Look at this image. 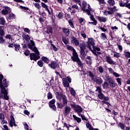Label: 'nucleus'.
<instances>
[{
    "label": "nucleus",
    "instance_id": "dca6fc26",
    "mask_svg": "<svg viewBox=\"0 0 130 130\" xmlns=\"http://www.w3.org/2000/svg\"><path fill=\"white\" fill-rule=\"evenodd\" d=\"M42 5V8H43V9H45V11H47L49 14V15H51V13L50 12V11H49V9H48V6L45 4L44 3H41Z\"/></svg>",
    "mask_w": 130,
    "mask_h": 130
},
{
    "label": "nucleus",
    "instance_id": "6e6d98bb",
    "mask_svg": "<svg viewBox=\"0 0 130 130\" xmlns=\"http://www.w3.org/2000/svg\"><path fill=\"white\" fill-rule=\"evenodd\" d=\"M88 15L90 16V19L91 20V21H96V19H95V18H94V16L91 15V13H90V15Z\"/></svg>",
    "mask_w": 130,
    "mask_h": 130
},
{
    "label": "nucleus",
    "instance_id": "f03ea898",
    "mask_svg": "<svg viewBox=\"0 0 130 130\" xmlns=\"http://www.w3.org/2000/svg\"><path fill=\"white\" fill-rule=\"evenodd\" d=\"M27 45L29 48L32 50V51H34L36 53H32L30 54V58L31 60H35V61H36V60H38V59L40 58V56H39L40 54L39 51H38L37 48L35 47V43H34V41L30 40V43H29Z\"/></svg>",
    "mask_w": 130,
    "mask_h": 130
},
{
    "label": "nucleus",
    "instance_id": "a19ab883",
    "mask_svg": "<svg viewBox=\"0 0 130 130\" xmlns=\"http://www.w3.org/2000/svg\"><path fill=\"white\" fill-rule=\"evenodd\" d=\"M38 66H39V67H40L41 68H42V67H43V61H42V60H39L38 61Z\"/></svg>",
    "mask_w": 130,
    "mask_h": 130
},
{
    "label": "nucleus",
    "instance_id": "13d9d810",
    "mask_svg": "<svg viewBox=\"0 0 130 130\" xmlns=\"http://www.w3.org/2000/svg\"><path fill=\"white\" fill-rule=\"evenodd\" d=\"M116 80L119 85H121V78H117Z\"/></svg>",
    "mask_w": 130,
    "mask_h": 130
},
{
    "label": "nucleus",
    "instance_id": "2eb2a0df",
    "mask_svg": "<svg viewBox=\"0 0 130 130\" xmlns=\"http://www.w3.org/2000/svg\"><path fill=\"white\" fill-rule=\"evenodd\" d=\"M106 61L110 64H115V62L112 60V59L109 56H106Z\"/></svg>",
    "mask_w": 130,
    "mask_h": 130
},
{
    "label": "nucleus",
    "instance_id": "9d476101",
    "mask_svg": "<svg viewBox=\"0 0 130 130\" xmlns=\"http://www.w3.org/2000/svg\"><path fill=\"white\" fill-rule=\"evenodd\" d=\"M54 103H55V100L53 99L49 102V106L50 108L54 110V111H56V107L55 106V105H54Z\"/></svg>",
    "mask_w": 130,
    "mask_h": 130
},
{
    "label": "nucleus",
    "instance_id": "bb28decb",
    "mask_svg": "<svg viewBox=\"0 0 130 130\" xmlns=\"http://www.w3.org/2000/svg\"><path fill=\"white\" fill-rule=\"evenodd\" d=\"M69 89L71 95L74 96H76V91H75V89L72 87L69 88Z\"/></svg>",
    "mask_w": 130,
    "mask_h": 130
},
{
    "label": "nucleus",
    "instance_id": "a18cd8bd",
    "mask_svg": "<svg viewBox=\"0 0 130 130\" xmlns=\"http://www.w3.org/2000/svg\"><path fill=\"white\" fill-rule=\"evenodd\" d=\"M78 115L79 116H80L81 117L82 120H87V119L86 118V117H85V115L81 113H79Z\"/></svg>",
    "mask_w": 130,
    "mask_h": 130
},
{
    "label": "nucleus",
    "instance_id": "4c0bfd02",
    "mask_svg": "<svg viewBox=\"0 0 130 130\" xmlns=\"http://www.w3.org/2000/svg\"><path fill=\"white\" fill-rule=\"evenodd\" d=\"M3 36H4V34L0 33V43H4L5 42V40L3 39Z\"/></svg>",
    "mask_w": 130,
    "mask_h": 130
},
{
    "label": "nucleus",
    "instance_id": "603ef678",
    "mask_svg": "<svg viewBox=\"0 0 130 130\" xmlns=\"http://www.w3.org/2000/svg\"><path fill=\"white\" fill-rule=\"evenodd\" d=\"M114 57H116L117 58H118V57H119V56H120V55L119 54V53H118L117 52H115L114 54Z\"/></svg>",
    "mask_w": 130,
    "mask_h": 130
},
{
    "label": "nucleus",
    "instance_id": "a211bd4d",
    "mask_svg": "<svg viewBox=\"0 0 130 130\" xmlns=\"http://www.w3.org/2000/svg\"><path fill=\"white\" fill-rule=\"evenodd\" d=\"M64 112L66 114V115H68V114H70V112H71V107L69 106H67L64 108Z\"/></svg>",
    "mask_w": 130,
    "mask_h": 130
},
{
    "label": "nucleus",
    "instance_id": "bf43d9fd",
    "mask_svg": "<svg viewBox=\"0 0 130 130\" xmlns=\"http://www.w3.org/2000/svg\"><path fill=\"white\" fill-rule=\"evenodd\" d=\"M119 125L120 127L121 128V129H124V125L122 123H120Z\"/></svg>",
    "mask_w": 130,
    "mask_h": 130
},
{
    "label": "nucleus",
    "instance_id": "49530a36",
    "mask_svg": "<svg viewBox=\"0 0 130 130\" xmlns=\"http://www.w3.org/2000/svg\"><path fill=\"white\" fill-rule=\"evenodd\" d=\"M19 8L21 10H24V11H28V10H29V8L28 7H23L22 6H20Z\"/></svg>",
    "mask_w": 130,
    "mask_h": 130
},
{
    "label": "nucleus",
    "instance_id": "5701e85b",
    "mask_svg": "<svg viewBox=\"0 0 130 130\" xmlns=\"http://www.w3.org/2000/svg\"><path fill=\"white\" fill-rule=\"evenodd\" d=\"M46 33H52V28L50 26H48L44 29Z\"/></svg>",
    "mask_w": 130,
    "mask_h": 130
},
{
    "label": "nucleus",
    "instance_id": "aec40b11",
    "mask_svg": "<svg viewBox=\"0 0 130 130\" xmlns=\"http://www.w3.org/2000/svg\"><path fill=\"white\" fill-rule=\"evenodd\" d=\"M16 18V15L15 14L11 13L9 15V17L7 18L8 22H11V20H15Z\"/></svg>",
    "mask_w": 130,
    "mask_h": 130
},
{
    "label": "nucleus",
    "instance_id": "0e129e2a",
    "mask_svg": "<svg viewBox=\"0 0 130 130\" xmlns=\"http://www.w3.org/2000/svg\"><path fill=\"white\" fill-rule=\"evenodd\" d=\"M24 31L26 33H30V30H29V28H24Z\"/></svg>",
    "mask_w": 130,
    "mask_h": 130
},
{
    "label": "nucleus",
    "instance_id": "a878e982",
    "mask_svg": "<svg viewBox=\"0 0 130 130\" xmlns=\"http://www.w3.org/2000/svg\"><path fill=\"white\" fill-rule=\"evenodd\" d=\"M22 37H23V39H24L26 41H29V40H30V36H29V35H28L23 34L22 35Z\"/></svg>",
    "mask_w": 130,
    "mask_h": 130
},
{
    "label": "nucleus",
    "instance_id": "5fc2aeb1",
    "mask_svg": "<svg viewBox=\"0 0 130 130\" xmlns=\"http://www.w3.org/2000/svg\"><path fill=\"white\" fill-rule=\"evenodd\" d=\"M79 22L80 24H82V23H83L84 22V21H85V19L83 18H79L78 19Z\"/></svg>",
    "mask_w": 130,
    "mask_h": 130
},
{
    "label": "nucleus",
    "instance_id": "ddd939ff",
    "mask_svg": "<svg viewBox=\"0 0 130 130\" xmlns=\"http://www.w3.org/2000/svg\"><path fill=\"white\" fill-rule=\"evenodd\" d=\"M98 97L101 100H105V101H108L109 100V98L108 96H105L102 92L98 94Z\"/></svg>",
    "mask_w": 130,
    "mask_h": 130
},
{
    "label": "nucleus",
    "instance_id": "0eeeda50",
    "mask_svg": "<svg viewBox=\"0 0 130 130\" xmlns=\"http://www.w3.org/2000/svg\"><path fill=\"white\" fill-rule=\"evenodd\" d=\"M80 48L81 58H85V56H86V53H85V50H86V45L85 44V43H82L80 45Z\"/></svg>",
    "mask_w": 130,
    "mask_h": 130
},
{
    "label": "nucleus",
    "instance_id": "de8ad7c7",
    "mask_svg": "<svg viewBox=\"0 0 130 130\" xmlns=\"http://www.w3.org/2000/svg\"><path fill=\"white\" fill-rule=\"evenodd\" d=\"M99 71L101 74H102L103 72H104V70H103V68L101 66L99 67L98 68Z\"/></svg>",
    "mask_w": 130,
    "mask_h": 130
},
{
    "label": "nucleus",
    "instance_id": "052dcab7",
    "mask_svg": "<svg viewBox=\"0 0 130 130\" xmlns=\"http://www.w3.org/2000/svg\"><path fill=\"white\" fill-rule=\"evenodd\" d=\"M5 10L6 11V12H7V13H10V12H11V9L10 8V7H5Z\"/></svg>",
    "mask_w": 130,
    "mask_h": 130
},
{
    "label": "nucleus",
    "instance_id": "9b49d317",
    "mask_svg": "<svg viewBox=\"0 0 130 130\" xmlns=\"http://www.w3.org/2000/svg\"><path fill=\"white\" fill-rule=\"evenodd\" d=\"M106 77L108 79V80L109 81V83L110 87H111L112 88H115V86H116L115 81H114L113 80H112V78H109V76H107Z\"/></svg>",
    "mask_w": 130,
    "mask_h": 130
},
{
    "label": "nucleus",
    "instance_id": "8fccbe9b",
    "mask_svg": "<svg viewBox=\"0 0 130 130\" xmlns=\"http://www.w3.org/2000/svg\"><path fill=\"white\" fill-rule=\"evenodd\" d=\"M52 94L51 93V92H49L47 94V98L48 99H52Z\"/></svg>",
    "mask_w": 130,
    "mask_h": 130
},
{
    "label": "nucleus",
    "instance_id": "338daca9",
    "mask_svg": "<svg viewBox=\"0 0 130 130\" xmlns=\"http://www.w3.org/2000/svg\"><path fill=\"white\" fill-rule=\"evenodd\" d=\"M125 56L126 57H130V53L129 52H126L125 54Z\"/></svg>",
    "mask_w": 130,
    "mask_h": 130
},
{
    "label": "nucleus",
    "instance_id": "f3484780",
    "mask_svg": "<svg viewBox=\"0 0 130 130\" xmlns=\"http://www.w3.org/2000/svg\"><path fill=\"white\" fill-rule=\"evenodd\" d=\"M56 97L59 101H61V98L64 96L61 92H56Z\"/></svg>",
    "mask_w": 130,
    "mask_h": 130
},
{
    "label": "nucleus",
    "instance_id": "58836bf2",
    "mask_svg": "<svg viewBox=\"0 0 130 130\" xmlns=\"http://www.w3.org/2000/svg\"><path fill=\"white\" fill-rule=\"evenodd\" d=\"M14 46L15 48L16 51H18V50H19L20 48H21L20 45H17V44H15L14 45Z\"/></svg>",
    "mask_w": 130,
    "mask_h": 130
},
{
    "label": "nucleus",
    "instance_id": "c03bdc74",
    "mask_svg": "<svg viewBox=\"0 0 130 130\" xmlns=\"http://www.w3.org/2000/svg\"><path fill=\"white\" fill-rule=\"evenodd\" d=\"M103 86L104 89H106V88H108V82H104L103 84Z\"/></svg>",
    "mask_w": 130,
    "mask_h": 130
},
{
    "label": "nucleus",
    "instance_id": "f257e3e1",
    "mask_svg": "<svg viewBox=\"0 0 130 130\" xmlns=\"http://www.w3.org/2000/svg\"><path fill=\"white\" fill-rule=\"evenodd\" d=\"M3 79H4V76L3 75H0V98L8 100L9 99V96H8V90L6 89V88H8L9 85H8L7 79H4L3 82Z\"/></svg>",
    "mask_w": 130,
    "mask_h": 130
},
{
    "label": "nucleus",
    "instance_id": "20e7f679",
    "mask_svg": "<svg viewBox=\"0 0 130 130\" xmlns=\"http://www.w3.org/2000/svg\"><path fill=\"white\" fill-rule=\"evenodd\" d=\"M87 75L89 76V77H90V78H91V80L98 85H102V84H103V80L102 78L97 76L95 77V76L93 74V73H92V72H91V71H88Z\"/></svg>",
    "mask_w": 130,
    "mask_h": 130
},
{
    "label": "nucleus",
    "instance_id": "1a4fd4ad",
    "mask_svg": "<svg viewBox=\"0 0 130 130\" xmlns=\"http://www.w3.org/2000/svg\"><path fill=\"white\" fill-rule=\"evenodd\" d=\"M72 81L71 80V78L69 77H66L63 79V85L64 87H66L68 88L70 86V84L69 83H71Z\"/></svg>",
    "mask_w": 130,
    "mask_h": 130
},
{
    "label": "nucleus",
    "instance_id": "2f4dec72",
    "mask_svg": "<svg viewBox=\"0 0 130 130\" xmlns=\"http://www.w3.org/2000/svg\"><path fill=\"white\" fill-rule=\"evenodd\" d=\"M108 3L110 6H114L115 5L114 0H108Z\"/></svg>",
    "mask_w": 130,
    "mask_h": 130
},
{
    "label": "nucleus",
    "instance_id": "ea45409f",
    "mask_svg": "<svg viewBox=\"0 0 130 130\" xmlns=\"http://www.w3.org/2000/svg\"><path fill=\"white\" fill-rule=\"evenodd\" d=\"M96 91L98 92L99 94L102 93V89H101V87L100 86H97Z\"/></svg>",
    "mask_w": 130,
    "mask_h": 130
},
{
    "label": "nucleus",
    "instance_id": "f704fd0d",
    "mask_svg": "<svg viewBox=\"0 0 130 130\" xmlns=\"http://www.w3.org/2000/svg\"><path fill=\"white\" fill-rule=\"evenodd\" d=\"M0 24L1 25H5V24H6V20H5V18H4V17H1Z\"/></svg>",
    "mask_w": 130,
    "mask_h": 130
},
{
    "label": "nucleus",
    "instance_id": "412c9836",
    "mask_svg": "<svg viewBox=\"0 0 130 130\" xmlns=\"http://www.w3.org/2000/svg\"><path fill=\"white\" fill-rule=\"evenodd\" d=\"M86 59V63L91 66V64H92V58H91V56H87Z\"/></svg>",
    "mask_w": 130,
    "mask_h": 130
},
{
    "label": "nucleus",
    "instance_id": "7c9ffc66",
    "mask_svg": "<svg viewBox=\"0 0 130 130\" xmlns=\"http://www.w3.org/2000/svg\"><path fill=\"white\" fill-rule=\"evenodd\" d=\"M41 59H42V60H43V61H44V62H46V63H48L49 62V60L46 57L43 56L42 57Z\"/></svg>",
    "mask_w": 130,
    "mask_h": 130
},
{
    "label": "nucleus",
    "instance_id": "864d4df0",
    "mask_svg": "<svg viewBox=\"0 0 130 130\" xmlns=\"http://www.w3.org/2000/svg\"><path fill=\"white\" fill-rule=\"evenodd\" d=\"M102 39H103L104 40H106V39H107L105 34H102Z\"/></svg>",
    "mask_w": 130,
    "mask_h": 130
},
{
    "label": "nucleus",
    "instance_id": "cd10ccee",
    "mask_svg": "<svg viewBox=\"0 0 130 130\" xmlns=\"http://www.w3.org/2000/svg\"><path fill=\"white\" fill-rule=\"evenodd\" d=\"M73 117L75 119V120H76L77 122H81V121H82V119H81V118H79L75 115H73Z\"/></svg>",
    "mask_w": 130,
    "mask_h": 130
},
{
    "label": "nucleus",
    "instance_id": "09e8293b",
    "mask_svg": "<svg viewBox=\"0 0 130 130\" xmlns=\"http://www.w3.org/2000/svg\"><path fill=\"white\" fill-rule=\"evenodd\" d=\"M62 31L63 33H69V32H70V29L68 28H62Z\"/></svg>",
    "mask_w": 130,
    "mask_h": 130
},
{
    "label": "nucleus",
    "instance_id": "774afa93",
    "mask_svg": "<svg viewBox=\"0 0 130 130\" xmlns=\"http://www.w3.org/2000/svg\"><path fill=\"white\" fill-rule=\"evenodd\" d=\"M0 33H4V26H0Z\"/></svg>",
    "mask_w": 130,
    "mask_h": 130
},
{
    "label": "nucleus",
    "instance_id": "69168bd1",
    "mask_svg": "<svg viewBox=\"0 0 130 130\" xmlns=\"http://www.w3.org/2000/svg\"><path fill=\"white\" fill-rule=\"evenodd\" d=\"M113 75H114V76L116 77V78H118V77L120 76L119 74L116 72L113 73Z\"/></svg>",
    "mask_w": 130,
    "mask_h": 130
},
{
    "label": "nucleus",
    "instance_id": "4d7b16f0",
    "mask_svg": "<svg viewBox=\"0 0 130 130\" xmlns=\"http://www.w3.org/2000/svg\"><path fill=\"white\" fill-rule=\"evenodd\" d=\"M51 45L53 47V50H54V51H57V48L55 47L54 45H53V44H51Z\"/></svg>",
    "mask_w": 130,
    "mask_h": 130
},
{
    "label": "nucleus",
    "instance_id": "e2e57ef3",
    "mask_svg": "<svg viewBox=\"0 0 130 130\" xmlns=\"http://www.w3.org/2000/svg\"><path fill=\"white\" fill-rule=\"evenodd\" d=\"M108 71L110 74H113V73H114V70H113L112 68H108Z\"/></svg>",
    "mask_w": 130,
    "mask_h": 130
},
{
    "label": "nucleus",
    "instance_id": "3c124183",
    "mask_svg": "<svg viewBox=\"0 0 130 130\" xmlns=\"http://www.w3.org/2000/svg\"><path fill=\"white\" fill-rule=\"evenodd\" d=\"M111 29L113 31V32H115V31H116V30L118 29V28L116 26H112Z\"/></svg>",
    "mask_w": 130,
    "mask_h": 130
},
{
    "label": "nucleus",
    "instance_id": "680f3d73",
    "mask_svg": "<svg viewBox=\"0 0 130 130\" xmlns=\"http://www.w3.org/2000/svg\"><path fill=\"white\" fill-rule=\"evenodd\" d=\"M34 5L37 9H40V5L39 4L35 3Z\"/></svg>",
    "mask_w": 130,
    "mask_h": 130
},
{
    "label": "nucleus",
    "instance_id": "f8f14e48",
    "mask_svg": "<svg viewBox=\"0 0 130 130\" xmlns=\"http://www.w3.org/2000/svg\"><path fill=\"white\" fill-rule=\"evenodd\" d=\"M71 43L75 44L76 46L80 45V41L75 37H71Z\"/></svg>",
    "mask_w": 130,
    "mask_h": 130
},
{
    "label": "nucleus",
    "instance_id": "473e14b6",
    "mask_svg": "<svg viewBox=\"0 0 130 130\" xmlns=\"http://www.w3.org/2000/svg\"><path fill=\"white\" fill-rule=\"evenodd\" d=\"M0 120H2L3 123H5V122L4 121L5 120V115L2 113H0Z\"/></svg>",
    "mask_w": 130,
    "mask_h": 130
},
{
    "label": "nucleus",
    "instance_id": "423d86ee",
    "mask_svg": "<svg viewBox=\"0 0 130 130\" xmlns=\"http://www.w3.org/2000/svg\"><path fill=\"white\" fill-rule=\"evenodd\" d=\"M81 9L84 13H87V15H91V12H93V9L91 8V6L87 4L85 1L83 2Z\"/></svg>",
    "mask_w": 130,
    "mask_h": 130
},
{
    "label": "nucleus",
    "instance_id": "c756f323",
    "mask_svg": "<svg viewBox=\"0 0 130 130\" xmlns=\"http://www.w3.org/2000/svg\"><path fill=\"white\" fill-rule=\"evenodd\" d=\"M49 66L52 69H55V68H56V63H55L54 61H52L51 64L49 65Z\"/></svg>",
    "mask_w": 130,
    "mask_h": 130
},
{
    "label": "nucleus",
    "instance_id": "79ce46f5",
    "mask_svg": "<svg viewBox=\"0 0 130 130\" xmlns=\"http://www.w3.org/2000/svg\"><path fill=\"white\" fill-rule=\"evenodd\" d=\"M69 22V25H70L71 27L72 28H74V23H73V20H72V19H70L69 20H68Z\"/></svg>",
    "mask_w": 130,
    "mask_h": 130
},
{
    "label": "nucleus",
    "instance_id": "37998d69",
    "mask_svg": "<svg viewBox=\"0 0 130 130\" xmlns=\"http://www.w3.org/2000/svg\"><path fill=\"white\" fill-rule=\"evenodd\" d=\"M62 41H63V43H64L66 44V45L69 44V39H67L64 38H63Z\"/></svg>",
    "mask_w": 130,
    "mask_h": 130
},
{
    "label": "nucleus",
    "instance_id": "393cba45",
    "mask_svg": "<svg viewBox=\"0 0 130 130\" xmlns=\"http://www.w3.org/2000/svg\"><path fill=\"white\" fill-rule=\"evenodd\" d=\"M56 17L58 19H62L63 18V13L61 11L58 12L56 14Z\"/></svg>",
    "mask_w": 130,
    "mask_h": 130
},
{
    "label": "nucleus",
    "instance_id": "4be33fe9",
    "mask_svg": "<svg viewBox=\"0 0 130 130\" xmlns=\"http://www.w3.org/2000/svg\"><path fill=\"white\" fill-rule=\"evenodd\" d=\"M62 103L64 105H68V98L66 95H63V97L62 98Z\"/></svg>",
    "mask_w": 130,
    "mask_h": 130
},
{
    "label": "nucleus",
    "instance_id": "4468645a",
    "mask_svg": "<svg viewBox=\"0 0 130 130\" xmlns=\"http://www.w3.org/2000/svg\"><path fill=\"white\" fill-rule=\"evenodd\" d=\"M10 125L11 127H13V125H14V126H17V124H16V123L15 121V118H14V116H11V120L10 121Z\"/></svg>",
    "mask_w": 130,
    "mask_h": 130
},
{
    "label": "nucleus",
    "instance_id": "e433bc0d",
    "mask_svg": "<svg viewBox=\"0 0 130 130\" xmlns=\"http://www.w3.org/2000/svg\"><path fill=\"white\" fill-rule=\"evenodd\" d=\"M86 125V127L89 128V130H94V128L92 127V125H91L89 123L87 122Z\"/></svg>",
    "mask_w": 130,
    "mask_h": 130
},
{
    "label": "nucleus",
    "instance_id": "7ed1b4c3",
    "mask_svg": "<svg viewBox=\"0 0 130 130\" xmlns=\"http://www.w3.org/2000/svg\"><path fill=\"white\" fill-rule=\"evenodd\" d=\"M66 47L68 50L73 51V56L71 57V59H72L73 61L77 62L80 67H83V63H82V61H81L80 58H79L78 53H77V52H76V50L74 49V47L69 45H67Z\"/></svg>",
    "mask_w": 130,
    "mask_h": 130
},
{
    "label": "nucleus",
    "instance_id": "6e6552de",
    "mask_svg": "<svg viewBox=\"0 0 130 130\" xmlns=\"http://www.w3.org/2000/svg\"><path fill=\"white\" fill-rule=\"evenodd\" d=\"M71 106H72V107H73V108H74L75 111H76V112H77L78 115L79 113H81V112L83 111V109L82 108V107H81V106L79 105L72 104L71 105Z\"/></svg>",
    "mask_w": 130,
    "mask_h": 130
},
{
    "label": "nucleus",
    "instance_id": "c85d7f7f",
    "mask_svg": "<svg viewBox=\"0 0 130 130\" xmlns=\"http://www.w3.org/2000/svg\"><path fill=\"white\" fill-rule=\"evenodd\" d=\"M108 9H109V10H111V11L112 12L113 14V13L117 12V11H118L116 6H114L112 8H109Z\"/></svg>",
    "mask_w": 130,
    "mask_h": 130
},
{
    "label": "nucleus",
    "instance_id": "6ab92c4d",
    "mask_svg": "<svg viewBox=\"0 0 130 130\" xmlns=\"http://www.w3.org/2000/svg\"><path fill=\"white\" fill-rule=\"evenodd\" d=\"M98 20L100 22H102L103 23H105L107 21V18L104 17L98 16Z\"/></svg>",
    "mask_w": 130,
    "mask_h": 130
},
{
    "label": "nucleus",
    "instance_id": "b1692460",
    "mask_svg": "<svg viewBox=\"0 0 130 130\" xmlns=\"http://www.w3.org/2000/svg\"><path fill=\"white\" fill-rule=\"evenodd\" d=\"M108 10L109 11L105 10L104 11V15L105 16H108V15H112V14H113L111 9H108Z\"/></svg>",
    "mask_w": 130,
    "mask_h": 130
},
{
    "label": "nucleus",
    "instance_id": "39448f33",
    "mask_svg": "<svg viewBox=\"0 0 130 130\" xmlns=\"http://www.w3.org/2000/svg\"><path fill=\"white\" fill-rule=\"evenodd\" d=\"M87 47L90 50H91V51H93L94 50L100 51V48L95 46V40L93 39V38H88Z\"/></svg>",
    "mask_w": 130,
    "mask_h": 130
},
{
    "label": "nucleus",
    "instance_id": "72a5a7b5",
    "mask_svg": "<svg viewBox=\"0 0 130 130\" xmlns=\"http://www.w3.org/2000/svg\"><path fill=\"white\" fill-rule=\"evenodd\" d=\"M94 54V55H96V56H98V55H100V54H102V53L100 52H96L98 51L97 50L91 51Z\"/></svg>",
    "mask_w": 130,
    "mask_h": 130
},
{
    "label": "nucleus",
    "instance_id": "c9c22d12",
    "mask_svg": "<svg viewBox=\"0 0 130 130\" xmlns=\"http://www.w3.org/2000/svg\"><path fill=\"white\" fill-rule=\"evenodd\" d=\"M57 105L58 107V108H60V109L63 108L64 106H66L63 104L57 103Z\"/></svg>",
    "mask_w": 130,
    "mask_h": 130
}]
</instances>
